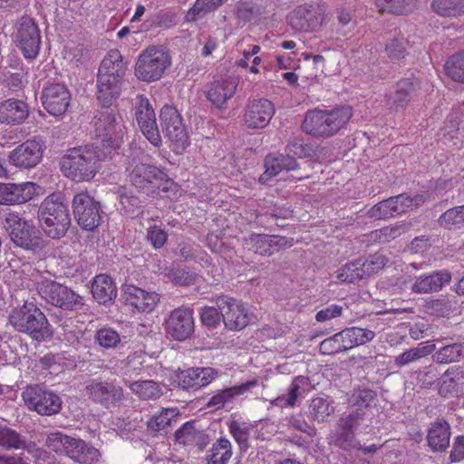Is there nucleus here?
Returning a JSON list of instances; mask_svg holds the SVG:
<instances>
[{
	"label": "nucleus",
	"instance_id": "49",
	"mask_svg": "<svg viewBox=\"0 0 464 464\" xmlns=\"http://www.w3.org/2000/svg\"><path fill=\"white\" fill-rule=\"evenodd\" d=\"M227 0H196L193 6L188 11L186 20L196 21L221 6Z\"/></svg>",
	"mask_w": 464,
	"mask_h": 464
},
{
	"label": "nucleus",
	"instance_id": "10",
	"mask_svg": "<svg viewBox=\"0 0 464 464\" xmlns=\"http://www.w3.org/2000/svg\"><path fill=\"white\" fill-rule=\"evenodd\" d=\"M325 19V8L318 4L299 5L287 16L293 30L305 33L320 31Z\"/></svg>",
	"mask_w": 464,
	"mask_h": 464
},
{
	"label": "nucleus",
	"instance_id": "7",
	"mask_svg": "<svg viewBox=\"0 0 464 464\" xmlns=\"http://www.w3.org/2000/svg\"><path fill=\"white\" fill-rule=\"evenodd\" d=\"M126 133V128L120 116L111 110L100 111L94 119V137L97 144L102 147V150L111 153V150L121 147Z\"/></svg>",
	"mask_w": 464,
	"mask_h": 464
},
{
	"label": "nucleus",
	"instance_id": "9",
	"mask_svg": "<svg viewBox=\"0 0 464 464\" xmlns=\"http://www.w3.org/2000/svg\"><path fill=\"white\" fill-rule=\"evenodd\" d=\"M5 222L10 237L15 245L34 253L45 247L46 241L31 221L24 220L17 215L12 214L6 218Z\"/></svg>",
	"mask_w": 464,
	"mask_h": 464
},
{
	"label": "nucleus",
	"instance_id": "3",
	"mask_svg": "<svg viewBox=\"0 0 464 464\" xmlns=\"http://www.w3.org/2000/svg\"><path fill=\"white\" fill-rule=\"evenodd\" d=\"M353 114V108L349 105L336 106L331 110H309L303 121L302 130L314 137L329 138L344 128Z\"/></svg>",
	"mask_w": 464,
	"mask_h": 464
},
{
	"label": "nucleus",
	"instance_id": "13",
	"mask_svg": "<svg viewBox=\"0 0 464 464\" xmlns=\"http://www.w3.org/2000/svg\"><path fill=\"white\" fill-rule=\"evenodd\" d=\"M23 399L30 410L44 416L56 414L62 408L61 398L39 385L27 387L23 392Z\"/></svg>",
	"mask_w": 464,
	"mask_h": 464
},
{
	"label": "nucleus",
	"instance_id": "27",
	"mask_svg": "<svg viewBox=\"0 0 464 464\" xmlns=\"http://www.w3.org/2000/svg\"><path fill=\"white\" fill-rule=\"evenodd\" d=\"M123 78L114 77L111 74L98 73L97 75V99L108 107L116 100L121 92Z\"/></svg>",
	"mask_w": 464,
	"mask_h": 464
},
{
	"label": "nucleus",
	"instance_id": "51",
	"mask_svg": "<svg viewBox=\"0 0 464 464\" xmlns=\"http://www.w3.org/2000/svg\"><path fill=\"white\" fill-rule=\"evenodd\" d=\"M367 216L374 220L388 219L398 216L394 208L393 199L390 197L373 205L367 211Z\"/></svg>",
	"mask_w": 464,
	"mask_h": 464
},
{
	"label": "nucleus",
	"instance_id": "50",
	"mask_svg": "<svg viewBox=\"0 0 464 464\" xmlns=\"http://www.w3.org/2000/svg\"><path fill=\"white\" fill-rule=\"evenodd\" d=\"M376 399V392L370 389L354 390L348 398V404L359 412L371 407Z\"/></svg>",
	"mask_w": 464,
	"mask_h": 464
},
{
	"label": "nucleus",
	"instance_id": "4",
	"mask_svg": "<svg viewBox=\"0 0 464 464\" xmlns=\"http://www.w3.org/2000/svg\"><path fill=\"white\" fill-rule=\"evenodd\" d=\"M8 321L15 331L25 334L35 341L42 342L53 336L45 314L33 302H24L14 308L9 314Z\"/></svg>",
	"mask_w": 464,
	"mask_h": 464
},
{
	"label": "nucleus",
	"instance_id": "11",
	"mask_svg": "<svg viewBox=\"0 0 464 464\" xmlns=\"http://www.w3.org/2000/svg\"><path fill=\"white\" fill-rule=\"evenodd\" d=\"M38 292L47 303L63 310H74L82 305V299L79 295L55 281H43L38 286Z\"/></svg>",
	"mask_w": 464,
	"mask_h": 464
},
{
	"label": "nucleus",
	"instance_id": "28",
	"mask_svg": "<svg viewBox=\"0 0 464 464\" xmlns=\"http://www.w3.org/2000/svg\"><path fill=\"white\" fill-rule=\"evenodd\" d=\"M29 116L26 102L17 99H7L0 102V122L8 125H19Z\"/></svg>",
	"mask_w": 464,
	"mask_h": 464
},
{
	"label": "nucleus",
	"instance_id": "57",
	"mask_svg": "<svg viewBox=\"0 0 464 464\" xmlns=\"http://www.w3.org/2000/svg\"><path fill=\"white\" fill-rule=\"evenodd\" d=\"M95 340L104 349L115 348L121 343L119 333L111 327H103L96 331Z\"/></svg>",
	"mask_w": 464,
	"mask_h": 464
},
{
	"label": "nucleus",
	"instance_id": "48",
	"mask_svg": "<svg viewBox=\"0 0 464 464\" xmlns=\"http://www.w3.org/2000/svg\"><path fill=\"white\" fill-rule=\"evenodd\" d=\"M407 227L404 224L383 227L380 229L372 231L369 235L370 239L378 244L389 243L405 233Z\"/></svg>",
	"mask_w": 464,
	"mask_h": 464
},
{
	"label": "nucleus",
	"instance_id": "53",
	"mask_svg": "<svg viewBox=\"0 0 464 464\" xmlns=\"http://www.w3.org/2000/svg\"><path fill=\"white\" fill-rule=\"evenodd\" d=\"M388 257L380 252L370 255L367 258H361L364 276H370L381 271L388 263Z\"/></svg>",
	"mask_w": 464,
	"mask_h": 464
},
{
	"label": "nucleus",
	"instance_id": "34",
	"mask_svg": "<svg viewBox=\"0 0 464 464\" xmlns=\"http://www.w3.org/2000/svg\"><path fill=\"white\" fill-rule=\"evenodd\" d=\"M176 440L187 447H197L202 450L208 444V436L195 428L193 422L188 421L175 432Z\"/></svg>",
	"mask_w": 464,
	"mask_h": 464
},
{
	"label": "nucleus",
	"instance_id": "41",
	"mask_svg": "<svg viewBox=\"0 0 464 464\" xmlns=\"http://www.w3.org/2000/svg\"><path fill=\"white\" fill-rule=\"evenodd\" d=\"M432 10L442 17L464 15V0H432Z\"/></svg>",
	"mask_w": 464,
	"mask_h": 464
},
{
	"label": "nucleus",
	"instance_id": "52",
	"mask_svg": "<svg viewBox=\"0 0 464 464\" xmlns=\"http://www.w3.org/2000/svg\"><path fill=\"white\" fill-rule=\"evenodd\" d=\"M464 352V345L462 343H452L441 347L438 350L434 356V360L439 363H450L458 362Z\"/></svg>",
	"mask_w": 464,
	"mask_h": 464
},
{
	"label": "nucleus",
	"instance_id": "43",
	"mask_svg": "<svg viewBox=\"0 0 464 464\" xmlns=\"http://www.w3.org/2000/svg\"><path fill=\"white\" fill-rule=\"evenodd\" d=\"M393 205L397 215H401L414 208L423 205L427 200L426 197L422 194H416L414 196L406 193L392 196Z\"/></svg>",
	"mask_w": 464,
	"mask_h": 464
},
{
	"label": "nucleus",
	"instance_id": "12",
	"mask_svg": "<svg viewBox=\"0 0 464 464\" xmlns=\"http://www.w3.org/2000/svg\"><path fill=\"white\" fill-rule=\"evenodd\" d=\"M72 207L78 225L83 229L92 231L100 225V203L87 191L77 193L72 198Z\"/></svg>",
	"mask_w": 464,
	"mask_h": 464
},
{
	"label": "nucleus",
	"instance_id": "39",
	"mask_svg": "<svg viewBox=\"0 0 464 464\" xmlns=\"http://www.w3.org/2000/svg\"><path fill=\"white\" fill-rule=\"evenodd\" d=\"M232 457V445L227 438H219L207 453L208 464H227Z\"/></svg>",
	"mask_w": 464,
	"mask_h": 464
},
{
	"label": "nucleus",
	"instance_id": "46",
	"mask_svg": "<svg viewBox=\"0 0 464 464\" xmlns=\"http://www.w3.org/2000/svg\"><path fill=\"white\" fill-rule=\"evenodd\" d=\"M362 269L361 258H358L344 264L335 272V276L340 282L354 283L365 277Z\"/></svg>",
	"mask_w": 464,
	"mask_h": 464
},
{
	"label": "nucleus",
	"instance_id": "60",
	"mask_svg": "<svg viewBox=\"0 0 464 464\" xmlns=\"http://www.w3.org/2000/svg\"><path fill=\"white\" fill-rule=\"evenodd\" d=\"M341 334L337 333L321 342L319 352L324 355H331L347 351Z\"/></svg>",
	"mask_w": 464,
	"mask_h": 464
},
{
	"label": "nucleus",
	"instance_id": "37",
	"mask_svg": "<svg viewBox=\"0 0 464 464\" xmlns=\"http://www.w3.org/2000/svg\"><path fill=\"white\" fill-rule=\"evenodd\" d=\"M256 385L257 381L253 380L240 385L223 389L209 399L208 406L219 409L223 407L227 402L230 401L233 398L245 393L249 390V388L255 387Z\"/></svg>",
	"mask_w": 464,
	"mask_h": 464
},
{
	"label": "nucleus",
	"instance_id": "58",
	"mask_svg": "<svg viewBox=\"0 0 464 464\" xmlns=\"http://www.w3.org/2000/svg\"><path fill=\"white\" fill-rule=\"evenodd\" d=\"M334 407L330 405L328 401L324 398H314L310 404V412L314 419L319 422H323L334 413Z\"/></svg>",
	"mask_w": 464,
	"mask_h": 464
},
{
	"label": "nucleus",
	"instance_id": "32",
	"mask_svg": "<svg viewBox=\"0 0 464 464\" xmlns=\"http://www.w3.org/2000/svg\"><path fill=\"white\" fill-rule=\"evenodd\" d=\"M420 88L418 78L411 76L400 80L396 84V91L392 98L391 109L398 111L405 108L411 99V96Z\"/></svg>",
	"mask_w": 464,
	"mask_h": 464
},
{
	"label": "nucleus",
	"instance_id": "24",
	"mask_svg": "<svg viewBox=\"0 0 464 464\" xmlns=\"http://www.w3.org/2000/svg\"><path fill=\"white\" fill-rule=\"evenodd\" d=\"M246 241L256 254L267 256L293 246V239L281 236L253 234Z\"/></svg>",
	"mask_w": 464,
	"mask_h": 464
},
{
	"label": "nucleus",
	"instance_id": "59",
	"mask_svg": "<svg viewBox=\"0 0 464 464\" xmlns=\"http://www.w3.org/2000/svg\"><path fill=\"white\" fill-rule=\"evenodd\" d=\"M0 446L5 449H22L25 447V441L20 434L10 428H0Z\"/></svg>",
	"mask_w": 464,
	"mask_h": 464
},
{
	"label": "nucleus",
	"instance_id": "23",
	"mask_svg": "<svg viewBox=\"0 0 464 464\" xmlns=\"http://www.w3.org/2000/svg\"><path fill=\"white\" fill-rule=\"evenodd\" d=\"M43 145L35 140H27L17 146L9 156L10 162L18 168L32 169L42 160Z\"/></svg>",
	"mask_w": 464,
	"mask_h": 464
},
{
	"label": "nucleus",
	"instance_id": "30",
	"mask_svg": "<svg viewBox=\"0 0 464 464\" xmlns=\"http://www.w3.org/2000/svg\"><path fill=\"white\" fill-rule=\"evenodd\" d=\"M264 166L266 170L260 175L258 179L262 184H266L270 179L278 175L283 170L295 169L298 164L293 157L283 154L278 156L269 154L265 158Z\"/></svg>",
	"mask_w": 464,
	"mask_h": 464
},
{
	"label": "nucleus",
	"instance_id": "5",
	"mask_svg": "<svg viewBox=\"0 0 464 464\" xmlns=\"http://www.w3.org/2000/svg\"><path fill=\"white\" fill-rule=\"evenodd\" d=\"M37 217L40 227L53 239L63 237L71 226L68 207L59 194H51L43 200Z\"/></svg>",
	"mask_w": 464,
	"mask_h": 464
},
{
	"label": "nucleus",
	"instance_id": "22",
	"mask_svg": "<svg viewBox=\"0 0 464 464\" xmlns=\"http://www.w3.org/2000/svg\"><path fill=\"white\" fill-rule=\"evenodd\" d=\"M42 103L44 108L53 116L65 113L71 102V92L61 83H52L43 90Z\"/></svg>",
	"mask_w": 464,
	"mask_h": 464
},
{
	"label": "nucleus",
	"instance_id": "8",
	"mask_svg": "<svg viewBox=\"0 0 464 464\" xmlns=\"http://www.w3.org/2000/svg\"><path fill=\"white\" fill-rule=\"evenodd\" d=\"M160 122L172 150L176 153L183 152L189 145V140L179 111L172 105L165 104L160 111Z\"/></svg>",
	"mask_w": 464,
	"mask_h": 464
},
{
	"label": "nucleus",
	"instance_id": "55",
	"mask_svg": "<svg viewBox=\"0 0 464 464\" xmlns=\"http://www.w3.org/2000/svg\"><path fill=\"white\" fill-rule=\"evenodd\" d=\"M409 42L403 35H398L387 42L385 53L391 60L403 59L407 53Z\"/></svg>",
	"mask_w": 464,
	"mask_h": 464
},
{
	"label": "nucleus",
	"instance_id": "18",
	"mask_svg": "<svg viewBox=\"0 0 464 464\" xmlns=\"http://www.w3.org/2000/svg\"><path fill=\"white\" fill-rule=\"evenodd\" d=\"M276 113L274 103L266 98L248 101L244 110V125L251 130L266 128Z\"/></svg>",
	"mask_w": 464,
	"mask_h": 464
},
{
	"label": "nucleus",
	"instance_id": "40",
	"mask_svg": "<svg viewBox=\"0 0 464 464\" xmlns=\"http://www.w3.org/2000/svg\"><path fill=\"white\" fill-rule=\"evenodd\" d=\"M380 14L403 15L411 13L417 6L416 0H375Z\"/></svg>",
	"mask_w": 464,
	"mask_h": 464
},
{
	"label": "nucleus",
	"instance_id": "64",
	"mask_svg": "<svg viewBox=\"0 0 464 464\" xmlns=\"http://www.w3.org/2000/svg\"><path fill=\"white\" fill-rule=\"evenodd\" d=\"M147 238L155 249H160L166 244L168 235L160 227L152 226L147 230Z\"/></svg>",
	"mask_w": 464,
	"mask_h": 464
},
{
	"label": "nucleus",
	"instance_id": "62",
	"mask_svg": "<svg viewBox=\"0 0 464 464\" xmlns=\"http://www.w3.org/2000/svg\"><path fill=\"white\" fill-rule=\"evenodd\" d=\"M120 204L124 214L130 217H134L139 214L141 208V201L137 196L121 194Z\"/></svg>",
	"mask_w": 464,
	"mask_h": 464
},
{
	"label": "nucleus",
	"instance_id": "44",
	"mask_svg": "<svg viewBox=\"0 0 464 464\" xmlns=\"http://www.w3.org/2000/svg\"><path fill=\"white\" fill-rule=\"evenodd\" d=\"M179 412L175 408H163L158 414L152 415L147 421L148 429L154 432L164 430L172 421H176Z\"/></svg>",
	"mask_w": 464,
	"mask_h": 464
},
{
	"label": "nucleus",
	"instance_id": "31",
	"mask_svg": "<svg viewBox=\"0 0 464 464\" xmlns=\"http://www.w3.org/2000/svg\"><path fill=\"white\" fill-rule=\"evenodd\" d=\"M450 427L445 420L432 422L427 435L428 445L434 452H442L450 445Z\"/></svg>",
	"mask_w": 464,
	"mask_h": 464
},
{
	"label": "nucleus",
	"instance_id": "36",
	"mask_svg": "<svg viewBox=\"0 0 464 464\" xmlns=\"http://www.w3.org/2000/svg\"><path fill=\"white\" fill-rule=\"evenodd\" d=\"M126 70V63L123 62L121 52L117 49H112L102 59L98 73L111 74L114 77L123 78Z\"/></svg>",
	"mask_w": 464,
	"mask_h": 464
},
{
	"label": "nucleus",
	"instance_id": "6",
	"mask_svg": "<svg viewBox=\"0 0 464 464\" xmlns=\"http://www.w3.org/2000/svg\"><path fill=\"white\" fill-rule=\"evenodd\" d=\"M170 65L169 53L163 48L150 45L139 54L134 74L140 81L150 83L161 79Z\"/></svg>",
	"mask_w": 464,
	"mask_h": 464
},
{
	"label": "nucleus",
	"instance_id": "15",
	"mask_svg": "<svg viewBox=\"0 0 464 464\" xmlns=\"http://www.w3.org/2000/svg\"><path fill=\"white\" fill-rule=\"evenodd\" d=\"M135 118L137 124L154 147H160L162 140L156 121V114L149 99L144 94H139L136 98Z\"/></svg>",
	"mask_w": 464,
	"mask_h": 464
},
{
	"label": "nucleus",
	"instance_id": "33",
	"mask_svg": "<svg viewBox=\"0 0 464 464\" xmlns=\"http://www.w3.org/2000/svg\"><path fill=\"white\" fill-rule=\"evenodd\" d=\"M67 457L80 464H94L100 460L101 452L84 440L73 438Z\"/></svg>",
	"mask_w": 464,
	"mask_h": 464
},
{
	"label": "nucleus",
	"instance_id": "63",
	"mask_svg": "<svg viewBox=\"0 0 464 464\" xmlns=\"http://www.w3.org/2000/svg\"><path fill=\"white\" fill-rule=\"evenodd\" d=\"M169 276L173 284L180 286H187L194 285L197 282L198 276L194 272L179 268L173 270Z\"/></svg>",
	"mask_w": 464,
	"mask_h": 464
},
{
	"label": "nucleus",
	"instance_id": "61",
	"mask_svg": "<svg viewBox=\"0 0 464 464\" xmlns=\"http://www.w3.org/2000/svg\"><path fill=\"white\" fill-rule=\"evenodd\" d=\"M300 390V377H297L291 382L288 388L287 397L279 396L276 399V405L281 407H294L301 395Z\"/></svg>",
	"mask_w": 464,
	"mask_h": 464
},
{
	"label": "nucleus",
	"instance_id": "29",
	"mask_svg": "<svg viewBox=\"0 0 464 464\" xmlns=\"http://www.w3.org/2000/svg\"><path fill=\"white\" fill-rule=\"evenodd\" d=\"M451 280V274L448 270L435 271L430 275H421L416 278L412 285V292L427 294L436 292Z\"/></svg>",
	"mask_w": 464,
	"mask_h": 464
},
{
	"label": "nucleus",
	"instance_id": "17",
	"mask_svg": "<svg viewBox=\"0 0 464 464\" xmlns=\"http://www.w3.org/2000/svg\"><path fill=\"white\" fill-rule=\"evenodd\" d=\"M194 326L193 310L186 306L171 311L164 323L166 334L179 342L188 339L194 333Z\"/></svg>",
	"mask_w": 464,
	"mask_h": 464
},
{
	"label": "nucleus",
	"instance_id": "47",
	"mask_svg": "<svg viewBox=\"0 0 464 464\" xmlns=\"http://www.w3.org/2000/svg\"><path fill=\"white\" fill-rule=\"evenodd\" d=\"M439 223L446 229L464 228V205L446 210L439 218Z\"/></svg>",
	"mask_w": 464,
	"mask_h": 464
},
{
	"label": "nucleus",
	"instance_id": "16",
	"mask_svg": "<svg viewBox=\"0 0 464 464\" xmlns=\"http://www.w3.org/2000/svg\"><path fill=\"white\" fill-rule=\"evenodd\" d=\"M85 391L92 402L106 409L118 406L124 399L122 388L113 382L92 380Z\"/></svg>",
	"mask_w": 464,
	"mask_h": 464
},
{
	"label": "nucleus",
	"instance_id": "42",
	"mask_svg": "<svg viewBox=\"0 0 464 464\" xmlns=\"http://www.w3.org/2000/svg\"><path fill=\"white\" fill-rule=\"evenodd\" d=\"M129 388L141 400H157L162 395L160 385L150 380L130 382Z\"/></svg>",
	"mask_w": 464,
	"mask_h": 464
},
{
	"label": "nucleus",
	"instance_id": "2",
	"mask_svg": "<svg viewBox=\"0 0 464 464\" xmlns=\"http://www.w3.org/2000/svg\"><path fill=\"white\" fill-rule=\"evenodd\" d=\"M106 151L99 145L88 144L71 148L60 161V169L64 177L74 182H89L101 169V162Z\"/></svg>",
	"mask_w": 464,
	"mask_h": 464
},
{
	"label": "nucleus",
	"instance_id": "1",
	"mask_svg": "<svg viewBox=\"0 0 464 464\" xmlns=\"http://www.w3.org/2000/svg\"><path fill=\"white\" fill-rule=\"evenodd\" d=\"M128 178L139 191L152 198L166 197L176 200L181 195L180 186L169 177L165 168L134 161Z\"/></svg>",
	"mask_w": 464,
	"mask_h": 464
},
{
	"label": "nucleus",
	"instance_id": "54",
	"mask_svg": "<svg viewBox=\"0 0 464 464\" xmlns=\"http://www.w3.org/2000/svg\"><path fill=\"white\" fill-rule=\"evenodd\" d=\"M445 69L452 80L464 82V51L450 56L446 62Z\"/></svg>",
	"mask_w": 464,
	"mask_h": 464
},
{
	"label": "nucleus",
	"instance_id": "35",
	"mask_svg": "<svg viewBox=\"0 0 464 464\" xmlns=\"http://www.w3.org/2000/svg\"><path fill=\"white\" fill-rule=\"evenodd\" d=\"M92 293L95 300L100 304H107L116 297V286L108 275H98L92 285Z\"/></svg>",
	"mask_w": 464,
	"mask_h": 464
},
{
	"label": "nucleus",
	"instance_id": "56",
	"mask_svg": "<svg viewBox=\"0 0 464 464\" xmlns=\"http://www.w3.org/2000/svg\"><path fill=\"white\" fill-rule=\"evenodd\" d=\"M228 430L240 447L247 445L251 425L246 421L233 420L228 423Z\"/></svg>",
	"mask_w": 464,
	"mask_h": 464
},
{
	"label": "nucleus",
	"instance_id": "45",
	"mask_svg": "<svg viewBox=\"0 0 464 464\" xmlns=\"http://www.w3.org/2000/svg\"><path fill=\"white\" fill-rule=\"evenodd\" d=\"M72 440L73 437L55 431L47 435L44 445L56 454L67 457Z\"/></svg>",
	"mask_w": 464,
	"mask_h": 464
},
{
	"label": "nucleus",
	"instance_id": "25",
	"mask_svg": "<svg viewBox=\"0 0 464 464\" xmlns=\"http://www.w3.org/2000/svg\"><path fill=\"white\" fill-rule=\"evenodd\" d=\"M36 193V185L34 182L3 183L0 187V205L25 203L31 200Z\"/></svg>",
	"mask_w": 464,
	"mask_h": 464
},
{
	"label": "nucleus",
	"instance_id": "20",
	"mask_svg": "<svg viewBox=\"0 0 464 464\" xmlns=\"http://www.w3.org/2000/svg\"><path fill=\"white\" fill-rule=\"evenodd\" d=\"M122 298L126 305L142 314L151 313L160 299L157 292L148 291L135 285H125L123 286Z\"/></svg>",
	"mask_w": 464,
	"mask_h": 464
},
{
	"label": "nucleus",
	"instance_id": "19",
	"mask_svg": "<svg viewBox=\"0 0 464 464\" xmlns=\"http://www.w3.org/2000/svg\"><path fill=\"white\" fill-rule=\"evenodd\" d=\"M15 41L24 58L34 59L38 55L41 45L40 30L32 18L22 17L17 25Z\"/></svg>",
	"mask_w": 464,
	"mask_h": 464
},
{
	"label": "nucleus",
	"instance_id": "26",
	"mask_svg": "<svg viewBox=\"0 0 464 464\" xmlns=\"http://www.w3.org/2000/svg\"><path fill=\"white\" fill-rule=\"evenodd\" d=\"M237 84V80L232 76L215 78L207 91V98L213 105L221 108L235 95Z\"/></svg>",
	"mask_w": 464,
	"mask_h": 464
},
{
	"label": "nucleus",
	"instance_id": "21",
	"mask_svg": "<svg viewBox=\"0 0 464 464\" xmlns=\"http://www.w3.org/2000/svg\"><path fill=\"white\" fill-rule=\"evenodd\" d=\"M219 375L217 369L212 367H196L180 371L176 374L178 386L182 390L197 391L208 386Z\"/></svg>",
	"mask_w": 464,
	"mask_h": 464
},
{
	"label": "nucleus",
	"instance_id": "14",
	"mask_svg": "<svg viewBox=\"0 0 464 464\" xmlns=\"http://www.w3.org/2000/svg\"><path fill=\"white\" fill-rule=\"evenodd\" d=\"M225 327L230 331L244 329L250 321V315L242 301L220 295L216 299Z\"/></svg>",
	"mask_w": 464,
	"mask_h": 464
},
{
	"label": "nucleus",
	"instance_id": "38",
	"mask_svg": "<svg viewBox=\"0 0 464 464\" xmlns=\"http://www.w3.org/2000/svg\"><path fill=\"white\" fill-rule=\"evenodd\" d=\"M339 333L347 350L365 344L375 337L373 331L360 327L346 328Z\"/></svg>",
	"mask_w": 464,
	"mask_h": 464
}]
</instances>
